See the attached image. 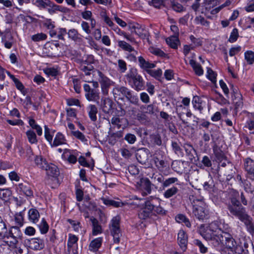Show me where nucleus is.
Segmentation results:
<instances>
[{"instance_id": "nucleus-24", "label": "nucleus", "mask_w": 254, "mask_h": 254, "mask_svg": "<svg viewBox=\"0 0 254 254\" xmlns=\"http://www.w3.org/2000/svg\"><path fill=\"white\" fill-rule=\"evenodd\" d=\"M66 143V140L64 136L61 132H58L56 135L51 147H57Z\"/></svg>"}, {"instance_id": "nucleus-30", "label": "nucleus", "mask_w": 254, "mask_h": 254, "mask_svg": "<svg viewBox=\"0 0 254 254\" xmlns=\"http://www.w3.org/2000/svg\"><path fill=\"white\" fill-rule=\"evenodd\" d=\"M127 89V87L124 86L116 85L112 90V93L115 98L123 96Z\"/></svg>"}, {"instance_id": "nucleus-6", "label": "nucleus", "mask_w": 254, "mask_h": 254, "mask_svg": "<svg viewBox=\"0 0 254 254\" xmlns=\"http://www.w3.org/2000/svg\"><path fill=\"white\" fill-rule=\"evenodd\" d=\"M99 76L98 81L100 84L102 93L103 95L107 96L108 95L109 88L112 86H115V83L107 76H106L101 71H98Z\"/></svg>"}, {"instance_id": "nucleus-45", "label": "nucleus", "mask_w": 254, "mask_h": 254, "mask_svg": "<svg viewBox=\"0 0 254 254\" xmlns=\"http://www.w3.org/2000/svg\"><path fill=\"white\" fill-rule=\"evenodd\" d=\"M176 220L178 223H184L188 227H190V223L188 218L183 214H179L176 217Z\"/></svg>"}, {"instance_id": "nucleus-7", "label": "nucleus", "mask_w": 254, "mask_h": 254, "mask_svg": "<svg viewBox=\"0 0 254 254\" xmlns=\"http://www.w3.org/2000/svg\"><path fill=\"white\" fill-rule=\"evenodd\" d=\"M129 29L132 33H135L142 39H146L149 43L150 33L144 25L138 23L131 24L129 26Z\"/></svg>"}, {"instance_id": "nucleus-32", "label": "nucleus", "mask_w": 254, "mask_h": 254, "mask_svg": "<svg viewBox=\"0 0 254 254\" xmlns=\"http://www.w3.org/2000/svg\"><path fill=\"white\" fill-rule=\"evenodd\" d=\"M242 222L244 223L246 225L248 231L251 234L254 233V225L252 223V218L250 215H248Z\"/></svg>"}, {"instance_id": "nucleus-56", "label": "nucleus", "mask_w": 254, "mask_h": 254, "mask_svg": "<svg viewBox=\"0 0 254 254\" xmlns=\"http://www.w3.org/2000/svg\"><path fill=\"white\" fill-rule=\"evenodd\" d=\"M33 3L39 7L45 8L49 4V0H35Z\"/></svg>"}, {"instance_id": "nucleus-8", "label": "nucleus", "mask_w": 254, "mask_h": 254, "mask_svg": "<svg viewBox=\"0 0 254 254\" xmlns=\"http://www.w3.org/2000/svg\"><path fill=\"white\" fill-rule=\"evenodd\" d=\"M153 199L152 197L148 198L145 201V206L141 208L138 212V217L140 219L146 220L152 215L153 210L154 208V205L151 202Z\"/></svg>"}, {"instance_id": "nucleus-35", "label": "nucleus", "mask_w": 254, "mask_h": 254, "mask_svg": "<svg viewBox=\"0 0 254 254\" xmlns=\"http://www.w3.org/2000/svg\"><path fill=\"white\" fill-rule=\"evenodd\" d=\"M193 246L194 248L195 247L198 248L199 249V252L201 254H205L207 252V248L204 246V245L201 241L198 239H195L193 240Z\"/></svg>"}, {"instance_id": "nucleus-48", "label": "nucleus", "mask_w": 254, "mask_h": 254, "mask_svg": "<svg viewBox=\"0 0 254 254\" xmlns=\"http://www.w3.org/2000/svg\"><path fill=\"white\" fill-rule=\"evenodd\" d=\"M190 51V47L189 45H186L184 46L183 53L185 55V61L187 64H190V58L188 55Z\"/></svg>"}, {"instance_id": "nucleus-20", "label": "nucleus", "mask_w": 254, "mask_h": 254, "mask_svg": "<svg viewBox=\"0 0 254 254\" xmlns=\"http://www.w3.org/2000/svg\"><path fill=\"white\" fill-rule=\"evenodd\" d=\"M62 157L64 160L71 164H75L77 160L76 156L72 154V151L68 149H65L64 150Z\"/></svg>"}, {"instance_id": "nucleus-42", "label": "nucleus", "mask_w": 254, "mask_h": 254, "mask_svg": "<svg viewBox=\"0 0 254 254\" xmlns=\"http://www.w3.org/2000/svg\"><path fill=\"white\" fill-rule=\"evenodd\" d=\"M11 195V191L9 189H0V198L3 200H7Z\"/></svg>"}, {"instance_id": "nucleus-52", "label": "nucleus", "mask_w": 254, "mask_h": 254, "mask_svg": "<svg viewBox=\"0 0 254 254\" xmlns=\"http://www.w3.org/2000/svg\"><path fill=\"white\" fill-rule=\"evenodd\" d=\"M207 77L213 83L216 82V74L210 68H207Z\"/></svg>"}, {"instance_id": "nucleus-59", "label": "nucleus", "mask_w": 254, "mask_h": 254, "mask_svg": "<svg viewBox=\"0 0 254 254\" xmlns=\"http://www.w3.org/2000/svg\"><path fill=\"white\" fill-rule=\"evenodd\" d=\"M48 11L50 14H53L58 11L59 5L54 4L49 0V4L48 5Z\"/></svg>"}, {"instance_id": "nucleus-34", "label": "nucleus", "mask_w": 254, "mask_h": 254, "mask_svg": "<svg viewBox=\"0 0 254 254\" xmlns=\"http://www.w3.org/2000/svg\"><path fill=\"white\" fill-rule=\"evenodd\" d=\"M167 44L173 49H177L179 43L178 37L176 36H171L166 40Z\"/></svg>"}, {"instance_id": "nucleus-49", "label": "nucleus", "mask_w": 254, "mask_h": 254, "mask_svg": "<svg viewBox=\"0 0 254 254\" xmlns=\"http://www.w3.org/2000/svg\"><path fill=\"white\" fill-rule=\"evenodd\" d=\"M119 46L123 49V50L128 51L132 52L134 51L133 48H132L129 44L124 41H120L118 42Z\"/></svg>"}, {"instance_id": "nucleus-38", "label": "nucleus", "mask_w": 254, "mask_h": 254, "mask_svg": "<svg viewBox=\"0 0 254 254\" xmlns=\"http://www.w3.org/2000/svg\"><path fill=\"white\" fill-rule=\"evenodd\" d=\"M127 100L131 104L134 105H139V99L137 95L134 94V92L131 91L128 95L126 97Z\"/></svg>"}, {"instance_id": "nucleus-43", "label": "nucleus", "mask_w": 254, "mask_h": 254, "mask_svg": "<svg viewBox=\"0 0 254 254\" xmlns=\"http://www.w3.org/2000/svg\"><path fill=\"white\" fill-rule=\"evenodd\" d=\"M192 103L193 104V108L195 110H198L199 112H200L202 109L201 106L202 102L200 98L197 96H194L192 101Z\"/></svg>"}, {"instance_id": "nucleus-15", "label": "nucleus", "mask_w": 254, "mask_h": 254, "mask_svg": "<svg viewBox=\"0 0 254 254\" xmlns=\"http://www.w3.org/2000/svg\"><path fill=\"white\" fill-rule=\"evenodd\" d=\"M149 151L148 149L143 148L137 150L136 158L138 162L141 164H146L148 162Z\"/></svg>"}, {"instance_id": "nucleus-37", "label": "nucleus", "mask_w": 254, "mask_h": 254, "mask_svg": "<svg viewBox=\"0 0 254 254\" xmlns=\"http://www.w3.org/2000/svg\"><path fill=\"white\" fill-rule=\"evenodd\" d=\"M28 123L32 128L36 130L38 135L41 136L42 134V129L41 127L36 124L34 119L33 118H29Z\"/></svg>"}, {"instance_id": "nucleus-57", "label": "nucleus", "mask_w": 254, "mask_h": 254, "mask_svg": "<svg viewBox=\"0 0 254 254\" xmlns=\"http://www.w3.org/2000/svg\"><path fill=\"white\" fill-rule=\"evenodd\" d=\"M44 73L48 76H56L58 75V71L54 67L46 68L44 69Z\"/></svg>"}, {"instance_id": "nucleus-54", "label": "nucleus", "mask_w": 254, "mask_h": 254, "mask_svg": "<svg viewBox=\"0 0 254 254\" xmlns=\"http://www.w3.org/2000/svg\"><path fill=\"white\" fill-rule=\"evenodd\" d=\"M80 69L85 74V76H89L91 74V71L94 69L92 65H90L88 66H85L84 65H80Z\"/></svg>"}, {"instance_id": "nucleus-5", "label": "nucleus", "mask_w": 254, "mask_h": 254, "mask_svg": "<svg viewBox=\"0 0 254 254\" xmlns=\"http://www.w3.org/2000/svg\"><path fill=\"white\" fill-rule=\"evenodd\" d=\"M120 219L117 216L113 218L109 224V229L111 235L113 237L114 242L119 244L122 236L120 229Z\"/></svg>"}, {"instance_id": "nucleus-62", "label": "nucleus", "mask_w": 254, "mask_h": 254, "mask_svg": "<svg viewBox=\"0 0 254 254\" xmlns=\"http://www.w3.org/2000/svg\"><path fill=\"white\" fill-rule=\"evenodd\" d=\"M233 102L235 106V110L238 111L239 109L242 108L243 106V102L242 101L241 96L238 97V99L237 98H235L233 100Z\"/></svg>"}, {"instance_id": "nucleus-27", "label": "nucleus", "mask_w": 254, "mask_h": 254, "mask_svg": "<svg viewBox=\"0 0 254 254\" xmlns=\"http://www.w3.org/2000/svg\"><path fill=\"white\" fill-rule=\"evenodd\" d=\"M34 162L36 166L42 170L48 167V163L46 159L41 155L36 156L34 159Z\"/></svg>"}, {"instance_id": "nucleus-3", "label": "nucleus", "mask_w": 254, "mask_h": 254, "mask_svg": "<svg viewBox=\"0 0 254 254\" xmlns=\"http://www.w3.org/2000/svg\"><path fill=\"white\" fill-rule=\"evenodd\" d=\"M126 77L131 87L135 91H139L144 89V81L136 68L130 69Z\"/></svg>"}, {"instance_id": "nucleus-14", "label": "nucleus", "mask_w": 254, "mask_h": 254, "mask_svg": "<svg viewBox=\"0 0 254 254\" xmlns=\"http://www.w3.org/2000/svg\"><path fill=\"white\" fill-rule=\"evenodd\" d=\"M244 168L247 172V177L254 180V161L250 158H247L244 161Z\"/></svg>"}, {"instance_id": "nucleus-63", "label": "nucleus", "mask_w": 254, "mask_h": 254, "mask_svg": "<svg viewBox=\"0 0 254 254\" xmlns=\"http://www.w3.org/2000/svg\"><path fill=\"white\" fill-rule=\"evenodd\" d=\"M124 139L130 144H133L136 140V136L131 133L127 134Z\"/></svg>"}, {"instance_id": "nucleus-28", "label": "nucleus", "mask_w": 254, "mask_h": 254, "mask_svg": "<svg viewBox=\"0 0 254 254\" xmlns=\"http://www.w3.org/2000/svg\"><path fill=\"white\" fill-rule=\"evenodd\" d=\"M102 242L103 238L102 237H99L92 240L89 245L90 251L93 252L97 251L101 247Z\"/></svg>"}, {"instance_id": "nucleus-18", "label": "nucleus", "mask_w": 254, "mask_h": 254, "mask_svg": "<svg viewBox=\"0 0 254 254\" xmlns=\"http://www.w3.org/2000/svg\"><path fill=\"white\" fill-rule=\"evenodd\" d=\"M113 102L109 98H105L101 100V108L102 111L106 114H112Z\"/></svg>"}, {"instance_id": "nucleus-55", "label": "nucleus", "mask_w": 254, "mask_h": 254, "mask_svg": "<svg viewBox=\"0 0 254 254\" xmlns=\"http://www.w3.org/2000/svg\"><path fill=\"white\" fill-rule=\"evenodd\" d=\"M6 72L13 80L17 89L21 91L23 90L24 87L22 83L17 78H15L14 75L10 74L8 71H6Z\"/></svg>"}, {"instance_id": "nucleus-31", "label": "nucleus", "mask_w": 254, "mask_h": 254, "mask_svg": "<svg viewBox=\"0 0 254 254\" xmlns=\"http://www.w3.org/2000/svg\"><path fill=\"white\" fill-rule=\"evenodd\" d=\"M28 216L29 220L31 222L35 223L37 222L39 220L40 214L36 209L31 208L28 212Z\"/></svg>"}, {"instance_id": "nucleus-60", "label": "nucleus", "mask_w": 254, "mask_h": 254, "mask_svg": "<svg viewBox=\"0 0 254 254\" xmlns=\"http://www.w3.org/2000/svg\"><path fill=\"white\" fill-rule=\"evenodd\" d=\"M171 5L172 8L177 12H181L184 10L183 6L178 2H176L174 1H172Z\"/></svg>"}, {"instance_id": "nucleus-11", "label": "nucleus", "mask_w": 254, "mask_h": 254, "mask_svg": "<svg viewBox=\"0 0 254 254\" xmlns=\"http://www.w3.org/2000/svg\"><path fill=\"white\" fill-rule=\"evenodd\" d=\"M16 190L20 194L25 195L29 199L34 197L32 187L27 182L19 183L16 187Z\"/></svg>"}, {"instance_id": "nucleus-10", "label": "nucleus", "mask_w": 254, "mask_h": 254, "mask_svg": "<svg viewBox=\"0 0 254 254\" xmlns=\"http://www.w3.org/2000/svg\"><path fill=\"white\" fill-rule=\"evenodd\" d=\"M228 209L233 216L241 221L249 215L246 208L242 205H239V207H228Z\"/></svg>"}, {"instance_id": "nucleus-51", "label": "nucleus", "mask_w": 254, "mask_h": 254, "mask_svg": "<svg viewBox=\"0 0 254 254\" xmlns=\"http://www.w3.org/2000/svg\"><path fill=\"white\" fill-rule=\"evenodd\" d=\"M245 57L249 64H253L254 63V52L248 51L245 53Z\"/></svg>"}, {"instance_id": "nucleus-58", "label": "nucleus", "mask_w": 254, "mask_h": 254, "mask_svg": "<svg viewBox=\"0 0 254 254\" xmlns=\"http://www.w3.org/2000/svg\"><path fill=\"white\" fill-rule=\"evenodd\" d=\"M158 108L153 104L147 105L146 111H144V113L149 114H154L155 112H158Z\"/></svg>"}, {"instance_id": "nucleus-50", "label": "nucleus", "mask_w": 254, "mask_h": 254, "mask_svg": "<svg viewBox=\"0 0 254 254\" xmlns=\"http://www.w3.org/2000/svg\"><path fill=\"white\" fill-rule=\"evenodd\" d=\"M47 38L46 34L43 33H37L33 35L31 37L32 40L34 42H39L45 40Z\"/></svg>"}, {"instance_id": "nucleus-2", "label": "nucleus", "mask_w": 254, "mask_h": 254, "mask_svg": "<svg viewBox=\"0 0 254 254\" xmlns=\"http://www.w3.org/2000/svg\"><path fill=\"white\" fill-rule=\"evenodd\" d=\"M0 229L1 230L0 232V238L12 239V241H5V242L10 247H16V245L18 243V239H21L22 237V233L20 228L17 226L12 227L9 232H7L5 224L1 222H0Z\"/></svg>"}, {"instance_id": "nucleus-39", "label": "nucleus", "mask_w": 254, "mask_h": 254, "mask_svg": "<svg viewBox=\"0 0 254 254\" xmlns=\"http://www.w3.org/2000/svg\"><path fill=\"white\" fill-rule=\"evenodd\" d=\"M38 226L40 229L41 233L42 234H46L49 230V225L45 218H43L42 219L41 222L38 225Z\"/></svg>"}, {"instance_id": "nucleus-41", "label": "nucleus", "mask_w": 254, "mask_h": 254, "mask_svg": "<svg viewBox=\"0 0 254 254\" xmlns=\"http://www.w3.org/2000/svg\"><path fill=\"white\" fill-rule=\"evenodd\" d=\"M67 34H68V38L76 42L80 39L79 37L80 35L77 30L75 29H70Z\"/></svg>"}, {"instance_id": "nucleus-46", "label": "nucleus", "mask_w": 254, "mask_h": 254, "mask_svg": "<svg viewBox=\"0 0 254 254\" xmlns=\"http://www.w3.org/2000/svg\"><path fill=\"white\" fill-rule=\"evenodd\" d=\"M78 240L77 237L74 235L69 234L67 244L68 249H70L74 244L77 243Z\"/></svg>"}, {"instance_id": "nucleus-19", "label": "nucleus", "mask_w": 254, "mask_h": 254, "mask_svg": "<svg viewBox=\"0 0 254 254\" xmlns=\"http://www.w3.org/2000/svg\"><path fill=\"white\" fill-rule=\"evenodd\" d=\"M138 61L140 67L146 72H147L148 70L152 69L156 66V64H155L150 63L149 61H146L141 56L138 58Z\"/></svg>"}, {"instance_id": "nucleus-44", "label": "nucleus", "mask_w": 254, "mask_h": 254, "mask_svg": "<svg viewBox=\"0 0 254 254\" xmlns=\"http://www.w3.org/2000/svg\"><path fill=\"white\" fill-rule=\"evenodd\" d=\"M178 190L177 187H173L168 189L164 192V196L166 198H169L175 195L178 192Z\"/></svg>"}, {"instance_id": "nucleus-29", "label": "nucleus", "mask_w": 254, "mask_h": 254, "mask_svg": "<svg viewBox=\"0 0 254 254\" xmlns=\"http://www.w3.org/2000/svg\"><path fill=\"white\" fill-rule=\"evenodd\" d=\"M88 113L90 120L93 122L97 120V114L98 113V109L95 105H89L87 107Z\"/></svg>"}, {"instance_id": "nucleus-53", "label": "nucleus", "mask_w": 254, "mask_h": 254, "mask_svg": "<svg viewBox=\"0 0 254 254\" xmlns=\"http://www.w3.org/2000/svg\"><path fill=\"white\" fill-rule=\"evenodd\" d=\"M44 134L45 138L51 146L53 143V135L51 134L50 129L47 126L44 127Z\"/></svg>"}, {"instance_id": "nucleus-23", "label": "nucleus", "mask_w": 254, "mask_h": 254, "mask_svg": "<svg viewBox=\"0 0 254 254\" xmlns=\"http://www.w3.org/2000/svg\"><path fill=\"white\" fill-rule=\"evenodd\" d=\"M153 161L156 167L160 171H163L164 168L167 167L168 163L163 159L162 156L159 157L154 155Z\"/></svg>"}, {"instance_id": "nucleus-33", "label": "nucleus", "mask_w": 254, "mask_h": 254, "mask_svg": "<svg viewBox=\"0 0 254 254\" xmlns=\"http://www.w3.org/2000/svg\"><path fill=\"white\" fill-rule=\"evenodd\" d=\"M191 67L196 75L201 76L203 74V70L201 65L193 59H191Z\"/></svg>"}, {"instance_id": "nucleus-40", "label": "nucleus", "mask_w": 254, "mask_h": 254, "mask_svg": "<svg viewBox=\"0 0 254 254\" xmlns=\"http://www.w3.org/2000/svg\"><path fill=\"white\" fill-rule=\"evenodd\" d=\"M146 72L157 80H160L162 75V71L160 68L156 70L150 69Z\"/></svg>"}, {"instance_id": "nucleus-1", "label": "nucleus", "mask_w": 254, "mask_h": 254, "mask_svg": "<svg viewBox=\"0 0 254 254\" xmlns=\"http://www.w3.org/2000/svg\"><path fill=\"white\" fill-rule=\"evenodd\" d=\"M199 233L207 241H210L213 246V240L220 238L226 232L219 228V223L214 221L208 225H201L198 228Z\"/></svg>"}, {"instance_id": "nucleus-47", "label": "nucleus", "mask_w": 254, "mask_h": 254, "mask_svg": "<svg viewBox=\"0 0 254 254\" xmlns=\"http://www.w3.org/2000/svg\"><path fill=\"white\" fill-rule=\"evenodd\" d=\"M67 222H68L71 225L74 231L76 232H79L80 230L82 228L80 222L78 221L68 219L67 220Z\"/></svg>"}, {"instance_id": "nucleus-12", "label": "nucleus", "mask_w": 254, "mask_h": 254, "mask_svg": "<svg viewBox=\"0 0 254 254\" xmlns=\"http://www.w3.org/2000/svg\"><path fill=\"white\" fill-rule=\"evenodd\" d=\"M253 249L251 243H248L245 240H243L238 243L235 249L234 252L238 254H249L250 251Z\"/></svg>"}, {"instance_id": "nucleus-22", "label": "nucleus", "mask_w": 254, "mask_h": 254, "mask_svg": "<svg viewBox=\"0 0 254 254\" xmlns=\"http://www.w3.org/2000/svg\"><path fill=\"white\" fill-rule=\"evenodd\" d=\"M90 220L92 223V235L96 236L101 234L103 232L102 228V226L99 224L98 220L93 217H90Z\"/></svg>"}, {"instance_id": "nucleus-61", "label": "nucleus", "mask_w": 254, "mask_h": 254, "mask_svg": "<svg viewBox=\"0 0 254 254\" xmlns=\"http://www.w3.org/2000/svg\"><path fill=\"white\" fill-rule=\"evenodd\" d=\"M238 37V31L237 28H234L231 33L229 39V42L233 43L235 42Z\"/></svg>"}, {"instance_id": "nucleus-26", "label": "nucleus", "mask_w": 254, "mask_h": 254, "mask_svg": "<svg viewBox=\"0 0 254 254\" xmlns=\"http://www.w3.org/2000/svg\"><path fill=\"white\" fill-rule=\"evenodd\" d=\"M193 213L195 216L199 220L203 219L206 215L204 208L199 205L194 206Z\"/></svg>"}, {"instance_id": "nucleus-13", "label": "nucleus", "mask_w": 254, "mask_h": 254, "mask_svg": "<svg viewBox=\"0 0 254 254\" xmlns=\"http://www.w3.org/2000/svg\"><path fill=\"white\" fill-rule=\"evenodd\" d=\"M2 43L7 49H10L13 43V39L9 30L6 29L3 32H0Z\"/></svg>"}, {"instance_id": "nucleus-17", "label": "nucleus", "mask_w": 254, "mask_h": 254, "mask_svg": "<svg viewBox=\"0 0 254 254\" xmlns=\"http://www.w3.org/2000/svg\"><path fill=\"white\" fill-rule=\"evenodd\" d=\"M141 189L143 191L144 195L151 193L152 191L151 183L149 180L147 178H143L140 179L139 182L138 183Z\"/></svg>"}, {"instance_id": "nucleus-9", "label": "nucleus", "mask_w": 254, "mask_h": 254, "mask_svg": "<svg viewBox=\"0 0 254 254\" xmlns=\"http://www.w3.org/2000/svg\"><path fill=\"white\" fill-rule=\"evenodd\" d=\"M83 89L85 92V96L87 100L99 103L100 100L99 89L91 88L87 84H84Z\"/></svg>"}, {"instance_id": "nucleus-25", "label": "nucleus", "mask_w": 254, "mask_h": 254, "mask_svg": "<svg viewBox=\"0 0 254 254\" xmlns=\"http://www.w3.org/2000/svg\"><path fill=\"white\" fill-rule=\"evenodd\" d=\"M43 170L46 171L47 174L49 176L57 177L59 174L57 167L53 164H48V167Z\"/></svg>"}, {"instance_id": "nucleus-16", "label": "nucleus", "mask_w": 254, "mask_h": 254, "mask_svg": "<svg viewBox=\"0 0 254 254\" xmlns=\"http://www.w3.org/2000/svg\"><path fill=\"white\" fill-rule=\"evenodd\" d=\"M29 247L35 251H40L45 247V243L43 239L39 238H32L28 240Z\"/></svg>"}, {"instance_id": "nucleus-36", "label": "nucleus", "mask_w": 254, "mask_h": 254, "mask_svg": "<svg viewBox=\"0 0 254 254\" xmlns=\"http://www.w3.org/2000/svg\"><path fill=\"white\" fill-rule=\"evenodd\" d=\"M26 137L28 141L31 144H37L38 139L34 131L32 129H29L26 132Z\"/></svg>"}, {"instance_id": "nucleus-21", "label": "nucleus", "mask_w": 254, "mask_h": 254, "mask_svg": "<svg viewBox=\"0 0 254 254\" xmlns=\"http://www.w3.org/2000/svg\"><path fill=\"white\" fill-rule=\"evenodd\" d=\"M178 241L182 249L183 250H185L187 248L188 236L184 231L180 230L178 233Z\"/></svg>"}, {"instance_id": "nucleus-64", "label": "nucleus", "mask_w": 254, "mask_h": 254, "mask_svg": "<svg viewBox=\"0 0 254 254\" xmlns=\"http://www.w3.org/2000/svg\"><path fill=\"white\" fill-rule=\"evenodd\" d=\"M118 63L119 70L121 72L124 73L127 69L126 63L123 60H119Z\"/></svg>"}, {"instance_id": "nucleus-4", "label": "nucleus", "mask_w": 254, "mask_h": 254, "mask_svg": "<svg viewBox=\"0 0 254 254\" xmlns=\"http://www.w3.org/2000/svg\"><path fill=\"white\" fill-rule=\"evenodd\" d=\"M237 245V243L232 237L231 235L225 232L220 238L217 240H213V246L215 247H221L225 245L226 247L230 249L232 252H234L235 249Z\"/></svg>"}]
</instances>
